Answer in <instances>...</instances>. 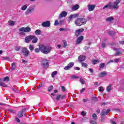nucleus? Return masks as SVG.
<instances>
[{
	"mask_svg": "<svg viewBox=\"0 0 124 124\" xmlns=\"http://www.w3.org/2000/svg\"><path fill=\"white\" fill-rule=\"evenodd\" d=\"M39 50L40 52L43 53V54H47L50 53V51L52 50V47L51 46L41 45L39 46Z\"/></svg>",
	"mask_w": 124,
	"mask_h": 124,
	"instance_id": "1",
	"label": "nucleus"
},
{
	"mask_svg": "<svg viewBox=\"0 0 124 124\" xmlns=\"http://www.w3.org/2000/svg\"><path fill=\"white\" fill-rule=\"evenodd\" d=\"M86 23H87V19L84 18H78L75 22L76 26L78 27H81L82 25H85Z\"/></svg>",
	"mask_w": 124,
	"mask_h": 124,
	"instance_id": "2",
	"label": "nucleus"
},
{
	"mask_svg": "<svg viewBox=\"0 0 124 124\" xmlns=\"http://www.w3.org/2000/svg\"><path fill=\"white\" fill-rule=\"evenodd\" d=\"M122 1V0H116V1L113 2L111 4V7L115 10L119 9V3Z\"/></svg>",
	"mask_w": 124,
	"mask_h": 124,
	"instance_id": "3",
	"label": "nucleus"
},
{
	"mask_svg": "<svg viewBox=\"0 0 124 124\" xmlns=\"http://www.w3.org/2000/svg\"><path fill=\"white\" fill-rule=\"evenodd\" d=\"M34 7H35V6H34V5H31L27 10L25 13L26 15H29V14H31V12H33V11H34Z\"/></svg>",
	"mask_w": 124,
	"mask_h": 124,
	"instance_id": "4",
	"label": "nucleus"
},
{
	"mask_svg": "<svg viewBox=\"0 0 124 124\" xmlns=\"http://www.w3.org/2000/svg\"><path fill=\"white\" fill-rule=\"evenodd\" d=\"M41 65L44 67V68H46L48 66V63H49V61L47 59H42L41 60Z\"/></svg>",
	"mask_w": 124,
	"mask_h": 124,
	"instance_id": "5",
	"label": "nucleus"
},
{
	"mask_svg": "<svg viewBox=\"0 0 124 124\" xmlns=\"http://www.w3.org/2000/svg\"><path fill=\"white\" fill-rule=\"evenodd\" d=\"M22 53L23 56L25 57H28L30 55V51L28 50L26 47H23L22 49Z\"/></svg>",
	"mask_w": 124,
	"mask_h": 124,
	"instance_id": "6",
	"label": "nucleus"
},
{
	"mask_svg": "<svg viewBox=\"0 0 124 124\" xmlns=\"http://www.w3.org/2000/svg\"><path fill=\"white\" fill-rule=\"evenodd\" d=\"M31 30L30 27H21L19 29V31H24V32H30Z\"/></svg>",
	"mask_w": 124,
	"mask_h": 124,
	"instance_id": "7",
	"label": "nucleus"
},
{
	"mask_svg": "<svg viewBox=\"0 0 124 124\" xmlns=\"http://www.w3.org/2000/svg\"><path fill=\"white\" fill-rule=\"evenodd\" d=\"M41 25L42 27H44L45 28H49L51 26V22L49 21H46L43 22Z\"/></svg>",
	"mask_w": 124,
	"mask_h": 124,
	"instance_id": "8",
	"label": "nucleus"
},
{
	"mask_svg": "<svg viewBox=\"0 0 124 124\" xmlns=\"http://www.w3.org/2000/svg\"><path fill=\"white\" fill-rule=\"evenodd\" d=\"M74 65V62H70L69 64H68L67 66H65L64 68V69L65 70H68L70 69Z\"/></svg>",
	"mask_w": 124,
	"mask_h": 124,
	"instance_id": "9",
	"label": "nucleus"
},
{
	"mask_svg": "<svg viewBox=\"0 0 124 124\" xmlns=\"http://www.w3.org/2000/svg\"><path fill=\"white\" fill-rule=\"evenodd\" d=\"M84 30L83 28H81L80 29H78L77 31H76V36H79V35L80 34H81V33H82V32H83V31H84Z\"/></svg>",
	"mask_w": 124,
	"mask_h": 124,
	"instance_id": "10",
	"label": "nucleus"
},
{
	"mask_svg": "<svg viewBox=\"0 0 124 124\" xmlns=\"http://www.w3.org/2000/svg\"><path fill=\"white\" fill-rule=\"evenodd\" d=\"M88 7L89 11H93V10H94V8H95V5L89 4L88 5Z\"/></svg>",
	"mask_w": 124,
	"mask_h": 124,
	"instance_id": "11",
	"label": "nucleus"
},
{
	"mask_svg": "<svg viewBox=\"0 0 124 124\" xmlns=\"http://www.w3.org/2000/svg\"><path fill=\"white\" fill-rule=\"evenodd\" d=\"M110 111V109H108L107 110H106V109H103L101 112L102 116H104V115H108V113H109Z\"/></svg>",
	"mask_w": 124,
	"mask_h": 124,
	"instance_id": "12",
	"label": "nucleus"
},
{
	"mask_svg": "<svg viewBox=\"0 0 124 124\" xmlns=\"http://www.w3.org/2000/svg\"><path fill=\"white\" fill-rule=\"evenodd\" d=\"M67 16V12L62 11L59 15V18H63V17H66Z\"/></svg>",
	"mask_w": 124,
	"mask_h": 124,
	"instance_id": "13",
	"label": "nucleus"
},
{
	"mask_svg": "<svg viewBox=\"0 0 124 124\" xmlns=\"http://www.w3.org/2000/svg\"><path fill=\"white\" fill-rule=\"evenodd\" d=\"M108 8V9H111L112 8V2H109L108 4L104 6L103 9Z\"/></svg>",
	"mask_w": 124,
	"mask_h": 124,
	"instance_id": "14",
	"label": "nucleus"
},
{
	"mask_svg": "<svg viewBox=\"0 0 124 124\" xmlns=\"http://www.w3.org/2000/svg\"><path fill=\"white\" fill-rule=\"evenodd\" d=\"M32 36L30 35L29 36H27L25 38V42L27 43H29V42H31V40H32Z\"/></svg>",
	"mask_w": 124,
	"mask_h": 124,
	"instance_id": "15",
	"label": "nucleus"
},
{
	"mask_svg": "<svg viewBox=\"0 0 124 124\" xmlns=\"http://www.w3.org/2000/svg\"><path fill=\"white\" fill-rule=\"evenodd\" d=\"M83 39H84V37L83 36L78 37L76 41L77 44H80V43L82 42V40H83Z\"/></svg>",
	"mask_w": 124,
	"mask_h": 124,
	"instance_id": "16",
	"label": "nucleus"
},
{
	"mask_svg": "<svg viewBox=\"0 0 124 124\" xmlns=\"http://www.w3.org/2000/svg\"><path fill=\"white\" fill-rule=\"evenodd\" d=\"M78 61L80 62L86 61V57L84 56L80 55L78 57Z\"/></svg>",
	"mask_w": 124,
	"mask_h": 124,
	"instance_id": "17",
	"label": "nucleus"
},
{
	"mask_svg": "<svg viewBox=\"0 0 124 124\" xmlns=\"http://www.w3.org/2000/svg\"><path fill=\"white\" fill-rule=\"evenodd\" d=\"M114 50L117 52L114 55L115 56H120V55H122V51L119 50L118 48H114Z\"/></svg>",
	"mask_w": 124,
	"mask_h": 124,
	"instance_id": "18",
	"label": "nucleus"
},
{
	"mask_svg": "<svg viewBox=\"0 0 124 124\" xmlns=\"http://www.w3.org/2000/svg\"><path fill=\"white\" fill-rule=\"evenodd\" d=\"M79 8H80V6L78 4H76L75 5H74L72 7V10H73V11H75L76 10H78V9H79Z\"/></svg>",
	"mask_w": 124,
	"mask_h": 124,
	"instance_id": "19",
	"label": "nucleus"
},
{
	"mask_svg": "<svg viewBox=\"0 0 124 124\" xmlns=\"http://www.w3.org/2000/svg\"><path fill=\"white\" fill-rule=\"evenodd\" d=\"M107 75V73L105 71L101 72L99 75V77L100 78H103V77H105V76H106Z\"/></svg>",
	"mask_w": 124,
	"mask_h": 124,
	"instance_id": "20",
	"label": "nucleus"
},
{
	"mask_svg": "<svg viewBox=\"0 0 124 124\" xmlns=\"http://www.w3.org/2000/svg\"><path fill=\"white\" fill-rule=\"evenodd\" d=\"M78 16H79V15H78V14L71 15L69 17V20H72V19H73L74 18H77Z\"/></svg>",
	"mask_w": 124,
	"mask_h": 124,
	"instance_id": "21",
	"label": "nucleus"
},
{
	"mask_svg": "<svg viewBox=\"0 0 124 124\" xmlns=\"http://www.w3.org/2000/svg\"><path fill=\"white\" fill-rule=\"evenodd\" d=\"M8 24L9 26H10L11 27H13V26L15 25V21L9 20L8 22Z\"/></svg>",
	"mask_w": 124,
	"mask_h": 124,
	"instance_id": "22",
	"label": "nucleus"
},
{
	"mask_svg": "<svg viewBox=\"0 0 124 124\" xmlns=\"http://www.w3.org/2000/svg\"><path fill=\"white\" fill-rule=\"evenodd\" d=\"M32 43H36L38 39L36 36H32Z\"/></svg>",
	"mask_w": 124,
	"mask_h": 124,
	"instance_id": "23",
	"label": "nucleus"
},
{
	"mask_svg": "<svg viewBox=\"0 0 124 124\" xmlns=\"http://www.w3.org/2000/svg\"><path fill=\"white\" fill-rule=\"evenodd\" d=\"M2 79L0 78V86H1V87H3L4 88H6L7 85H6V84H5L4 83L2 82Z\"/></svg>",
	"mask_w": 124,
	"mask_h": 124,
	"instance_id": "24",
	"label": "nucleus"
},
{
	"mask_svg": "<svg viewBox=\"0 0 124 124\" xmlns=\"http://www.w3.org/2000/svg\"><path fill=\"white\" fill-rule=\"evenodd\" d=\"M35 34L36 35H40L41 34V30H37L35 31Z\"/></svg>",
	"mask_w": 124,
	"mask_h": 124,
	"instance_id": "25",
	"label": "nucleus"
},
{
	"mask_svg": "<svg viewBox=\"0 0 124 124\" xmlns=\"http://www.w3.org/2000/svg\"><path fill=\"white\" fill-rule=\"evenodd\" d=\"M61 96H62V95L61 94H59L57 95L56 99H55V98L53 99V100L54 101H59V100H60V98H61Z\"/></svg>",
	"mask_w": 124,
	"mask_h": 124,
	"instance_id": "26",
	"label": "nucleus"
},
{
	"mask_svg": "<svg viewBox=\"0 0 124 124\" xmlns=\"http://www.w3.org/2000/svg\"><path fill=\"white\" fill-rule=\"evenodd\" d=\"M17 116H18V118H22V117H23L24 116V113H23V112H22V111L19 112L17 113Z\"/></svg>",
	"mask_w": 124,
	"mask_h": 124,
	"instance_id": "27",
	"label": "nucleus"
},
{
	"mask_svg": "<svg viewBox=\"0 0 124 124\" xmlns=\"http://www.w3.org/2000/svg\"><path fill=\"white\" fill-rule=\"evenodd\" d=\"M112 90V85L109 84L108 87H107V92H110Z\"/></svg>",
	"mask_w": 124,
	"mask_h": 124,
	"instance_id": "28",
	"label": "nucleus"
},
{
	"mask_svg": "<svg viewBox=\"0 0 124 124\" xmlns=\"http://www.w3.org/2000/svg\"><path fill=\"white\" fill-rule=\"evenodd\" d=\"M113 20H114V17L110 16L109 17L107 18L106 21H107V22H111V21H113Z\"/></svg>",
	"mask_w": 124,
	"mask_h": 124,
	"instance_id": "29",
	"label": "nucleus"
},
{
	"mask_svg": "<svg viewBox=\"0 0 124 124\" xmlns=\"http://www.w3.org/2000/svg\"><path fill=\"white\" fill-rule=\"evenodd\" d=\"M27 8H28V6L24 5L21 7V10L25 11L27 10Z\"/></svg>",
	"mask_w": 124,
	"mask_h": 124,
	"instance_id": "30",
	"label": "nucleus"
},
{
	"mask_svg": "<svg viewBox=\"0 0 124 124\" xmlns=\"http://www.w3.org/2000/svg\"><path fill=\"white\" fill-rule=\"evenodd\" d=\"M57 74H58V72H57V71H55L52 72L51 74V77H52V78H54V77H55V76L57 75Z\"/></svg>",
	"mask_w": 124,
	"mask_h": 124,
	"instance_id": "31",
	"label": "nucleus"
},
{
	"mask_svg": "<svg viewBox=\"0 0 124 124\" xmlns=\"http://www.w3.org/2000/svg\"><path fill=\"white\" fill-rule=\"evenodd\" d=\"M98 62H99V60H94L93 61V64H96L97 63H98Z\"/></svg>",
	"mask_w": 124,
	"mask_h": 124,
	"instance_id": "32",
	"label": "nucleus"
},
{
	"mask_svg": "<svg viewBox=\"0 0 124 124\" xmlns=\"http://www.w3.org/2000/svg\"><path fill=\"white\" fill-rule=\"evenodd\" d=\"M62 42L63 43V47L65 48L66 47V46H67V43H66V41H65V40L62 41Z\"/></svg>",
	"mask_w": 124,
	"mask_h": 124,
	"instance_id": "33",
	"label": "nucleus"
},
{
	"mask_svg": "<svg viewBox=\"0 0 124 124\" xmlns=\"http://www.w3.org/2000/svg\"><path fill=\"white\" fill-rule=\"evenodd\" d=\"M92 118L93 120H97V115L95 113H94L92 116Z\"/></svg>",
	"mask_w": 124,
	"mask_h": 124,
	"instance_id": "34",
	"label": "nucleus"
},
{
	"mask_svg": "<svg viewBox=\"0 0 124 124\" xmlns=\"http://www.w3.org/2000/svg\"><path fill=\"white\" fill-rule=\"evenodd\" d=\"M15 67H16L15 63H12V65L11 66V68L12 70H14V69H15Z\"/></svg>",
	"mask_w": 124,
	"mask_h": 124,
	"instance_id": "35",
	"label": "nucleus"
},
{
	"mask_svg": "<svg viewBox=\"0 0 124 124\" xmlns=\"http://www.w3.org/2000/svg\"><path fill=\"white\" fill-rule=\"evenodd\" d=\"M3 81H6V82H8V81H9V78H8V77H4Z\"/></svg>",
	"mask_w": 124,
	"mask_h": 124,
	"instance_id": "36",
	"label": "nucleus"
},
{
	"mask_svg": "<svg viewBox=\"0 0 124 124\" xmlns=\"http://www.w3.org/2000/svg\"><path fill=\"white\" fill-rule=\"evenodd\" d=\"M53 89H54V87L53 86V85H51L48 88V92H51V91H52Z\"/></svg>",
	"mask_w": 124,
	"mask_h": 124,
	"instance_id": "37",
	"label": "nucleus"
},
{
	"mask_svg": "<svg viewBox=\"0 0 124 124\" xmlns=\"http://www.w3.org/2000/svg\"><path fill=\"white\" fill-rule=\"evenodd\" d=\"M108 34L110 35V36H112V35H114L115 34V32H114L113 31H110L108 32Z\"/></svg>",
	"mask_w": 124,
	"mask_h": 124,
	"instance_id": "38",
	"label": "nucleus"
},
{
	"mask_svg": "<svg viewBox=\"0 0 124 124\" xmlns=\"http://www.w3.org/2000/svg\"><path fill=\"white\" fill-rule=\"evenodd\" d=\"M79 82H80L81 84H85V80H84V79L82 78H80Z\"/></svg>",
	"mask_w": 124,
	"mask_h": 124,
	"instance_id": "39",
	"label": "nucleus"
},
{
	"mask_svg": "<svg viewBox=\"0 0 124 124\" xmlns=\"http://www.w3.org/2000/svg\"><path fill=\"white\" fill-rule=\"evenodd\" d=\"M81 65L83 67H87L88 66V64L84 63V62H81Z\"/></svg>",
	"mask_w": 124,
	"mask_h": 124,
	"instance_id": "40",
	"label": "nucleus"
},
{
	"mask_svg": "<svg viewBox=\"0 0 124 124\" xmlns=\"http://www.w3.org/2000/svg\"><path fill=\"white\" fill-rule=\"evenodd\" d=\"M72 78L73 79H79L80 78L77 76L74 75L72 76Z\"/></svg>",
	"mask_w": 124,
	"mask_h": 124,
	"instance_id": "41",
	"label": "nucleus"
},
{
	"mask_svg": "<svg viewBox=\"0 0 124 124\" xmlns=\"http://www.w3.org/2000/svg\"><path fill=\"white\" fill-rule=\"evenodd\" d=\"M3 60H5V61H8L9 62L10 59L9 57H5L3 58Z\"/></svg>",
	"mask_w": 124,
	"mask_h": 124,
	"instance_id": "42",
	"label": "nucleus"
},
{
	"mask_svg": "<svg viewBox=\"0 0 124 124\" xmlns=\"http://www.w3.org/2000/svg\"><path fill=\"white\" fill-rule=\"evenodd\" d=\"M114 62H115V63H117L118 62H120V59L118 58V59H115L114 60Z\"/></svg>",
	"mask_w": 124,
	"mask_h": 124,
	"instance_id": "43",
	"label": "nucleus"
},
{
	"mask_svg": "<svg viewBox=\"0 0 124 124\" xmlns=\"http://www.w3.org/2000/svg\"><path fill=\"white\" fill-rule=\"evenodd\" d=\"M34 48V47H33V46L30 45L29 46V49L30 50V51H32V50H33V49Z\"/></svg>",
	"mask_w": 124,
	"mask_h": 124,
	"instance_id": "44",
	"label": "nucleus"
},
{
	"mask_svg": "<svg viewBox=\"0 0 124 124\" xmlns=\"http://www.w3.org/2000/svg\"><path fill=\"white\" fill-rule=\"evenodd\" d=\"M104 91V89H103V87L102 86H100L99 87V92H103Z\"/></svg>",
	"mask_w": 124,
	"mask_h": 124,
	"instance_id": "45",
	"label": "nucleus"
},
{
	"mask_svg": "<svg viewBox=\"0 0 124 124\" xmlns=\"http://www.w3.org/2000/svg\"><path fill=\"white\" fill-rule=\"evenodd\" d=\"M105 65V64H104V63H101L100 64V67L101 68H102L103 67H104V66Z\"/></svg>",
	"mask_w": 124,
	"mask_h": 124,
	"instance_id": "46",
	"label": "nucleus"
},
{
	"mask_svg": "<svg viewBox=\"0 0 124 124\" xmlns=\"http://www.w3.org/2000/svg\"><path fill=\"white\" fill-rule=\"evenodd\" d=\"M85 91H86V88H82L80 90V93H84V92H85Z\"/></svg>",
	"mask_w": 124,
	"mask_h": 124,
	"instance_id": "47",
	"label": "nucleus"
},
{
	"mask_svg": "<svg viewBox=\"0 0 124 124\" xmlns=\"http://www.w3.org/2000/svg\"><path fill=\"white\" fill-rule=\"evenodd\" d=\"M16 51H19L20 50V46H16L15 48Z\"/></svg>",
	"mask_w": 124,
	"mask_h": 124,
	"instance_id": "48",
	"label": "nucleus"
},
{
	"mask_svg": "<svg viewBox=\"0 0 124 124\" xmlns=\"http://www.w3.org/2000/svg\"><path fill=\"white\" fill-rule=\"evenodd\" d=\"M19 35H20V36H24V35H25V32H19Z\"/></svg>",
	"mask_w": 124,
	"mask_h": 124,
	"instance_id": "49",
	"label": "nucleus"
},
{
	"mask_svg": "<svg viewBox=\"0 0 124 124\" xmlns=\"http://www.w3.org/2000/svg\"><path fill=\"white\" fill-rule=\"evenodd\" d=\"M90 124H96V122H95V121L91 120L90 121Z\"/></svg>",
	"mask_w": 124,
	"mask_h": 124,
	"instance_id": "50",
	"label": "nucleus"
},
{
	"mask_svg": "<svg viewBox=\"0 0 124 124\" xmlns=\"http://www.w3.org/2000/svg\"><path fill=\"white\" fill-rule=\"evenodd\" d=\"M9 111L11 112V113H16V111L14 109H10Z\"/></svg>",
	"mask_w": 124,
	"mask_h": 124,
	"instance_id": "51",
	"label": "nucleus"
},
{
	"mask_svg": "<svg viewBox=\"0 0 124 124\" xmlns=\"http://www.w3.org/2000/svg\"><path fill=\"white\" fill-rule=\"evenodd\" d=\"M58 25H59V21H58V20H55L54 26H58Z\"/></svg>",
	"mask_w": 124,
	"mask_h": 124,
	"instance_id": "52",
	"label": "nucleus"
},
{
	"mask_svg": "<svg viewBox=\"0 0 124 124\" xmlns=\"http://www.w3.org/2000/svg\"><path fill=\"white\" fill-rule=\"evenodd\" d=\"M39 51H40V49L39 48H35V53H39Z\"/></svg>",
	"mask_w": 124,
	"mask_h": 124,
	"instance_id": "53",
	"label": "nucleus"
},
{
	"mask_svg": "<svg viewBox=\"0 0 124 124\" xmlns=\"http://www.w3.org/2000/svg\"><path fill=\"white\" fill-rule=\"evenodd\" d=\"M92 100H93L94 101H96V100H97V98L96 97H92Z\"/></svg>",
	"mask_w": 124,
	"mask_h": 124,
	"instance_id": "54",
	"label": "nucleus"
},
{
	"mask_svg": "<svg viewBox=\"0 0 124 124\" xmlns=\"http://www.w3.org/2000/svg\"><path fill=\"white\" fill-rule=\"evenodd\" d=\"M15 119L16 122H17V123H20V119L18 117H16Z\"/></svg>",
	"mask_w": 124,
	"mask_h": 124,
	"instance_id": "55",
	"label": "nucleus"
},
{
	"mask_svg": "<svg viewBox=\"0 0 124 124\" xmlns=\"http://www.w3.org/2000/svg\"><path fill=\"white\" fill-rule=\"evenodd\" d=\"M81 115L83 116V117H85L86 116V113H85L84 111H82Z\"/></svg>",
	"mask_w": 124,
	"mask_h": 124,
	"instance_id": "56",
	"label": "nucleus"
},
{
	"mask_svg": "<svg viewBox=\"0 0 124 124\" xmlns=\"http://www.w3.org/2000/svg\"><path fill=\"white\" fill-rule=\"evenodd\" d=\"M61 89L62 92H65V88L63 86H61Z\"/></svg>",
	"mask_w": 124,
	"mask_h": 124,
	"instance_id": "57",
	"label": "nucleus"
},
{
	"mask_svg": "<svg viewBox=\"0 0 124 124\" xmlns=\"http://www.w3.org/2000/svg\"><path fill=\"white\" fill-rule=\"evenodd\" d=\"M89 48H90V47L89 46H84V50H88V49H89Z\"/></svg>",
	"mask_w": 124,
	"mask_h": 124,
	"instance_id": "58",
	"label": "nucleus"
},
{
	"mask_svg": "<svg viewBox=\"0 0 124 124\" xmlns=\"http://www.w3.org/2000/svg\"><path fill=\"white\" fill-rule=\"evenodd\" d=\"M120 44H124V40L119 41Z\"/></svg>",
	"mask_w": 124,
	"mask_h": 124,
	"instance_id": "59",
	"label": "nucleus"
},
{
	"mask_svg": "<svg viewBox=\"0 0 124 124\" xmlns=\"http://www.w3.org/2000/svg\"><path fill=\"white\" fill-rule=\"evenodd\" d=\"M65 98V95H63L61 96V99H64Z\"/></svg>",
	"mask_w": 124,
	"mask_h": 124,
	"instance_id": "60",
	"label": "nucleus"
},
{
	"mask_svg": "<svg viewBox=\"0 0 124 124\" xmlns=\"http://www.w3.org/2000/svg\"><path fill=\"white\" fill-rule=\"evenodd\" d=\"M27 110V108H25L24 109H22V110L21 111V112H22V113H24V112H26V110Z\"/></svg>",
	"mask_w": 124,
	"mask_h": 124,
	"instance_id": "61",
	"label": "nucleus"
},
{
	"mask_svg": "<svg viewBox=\"0 0 124 124\" xmlns=\"http://www.w3.org/2000/svg\"><path fill=\"white\" fill-rule=\"evenodd\" d=\"M75 69H76V70H80V67H76Z\"/></svg>",
	"mask_w": 124,
	"mask_h": 124,
	"instance_id": "62",
	"label": "nucleus"
},
{
	"mask_svg": "<svg viewBox=\"0 0 124 124\" xmlns=\"http://www.w3.org/2000/svg\"><path fill=\"white\" fill-rule=\"evenodd\" d=\"M105 46H106L105 44L103 43V44H102V47L103 48L105 47Z\"/></svg>",
	"mask_w": 124,
	"mask_h": 124,
	"instance_id": "63",
	"label": "nucleus"
},
{
	"mask_svg": "<svg viewBox=\"0 0 124 124\" xmlns=\"http://www.w3.org/2000/svg\"><path fill=\"white\" fill-rule=\"evenodd\" d=\"M107 104H108L107 103H103L102 104V106H104V105H106Z\"/></svg>",
	"mask_w": 124,
	"mask_h": 124,
	"instance_id": "64",
	"label": "nucleus"
}]
</instances>
